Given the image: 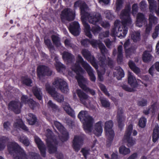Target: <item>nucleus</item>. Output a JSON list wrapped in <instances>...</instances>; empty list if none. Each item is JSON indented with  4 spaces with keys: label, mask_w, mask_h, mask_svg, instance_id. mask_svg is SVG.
I'll return each mask as SVG.
<instances>
[{
    "label": "nucleus",
    "mask_w": 159,
    "mask_h": 159,
    "mask_svg": "<svg viewBox=\"0 0 159 159\" xmlns=\"http://www.w3.org/2000/svg\"><path fill=\"white\" fill-rule=\"evenodd\" d=\"M7 147V150L11 155H17L14 157V159H28L27 155L25 151L17 143L10 142Z\"/></svg>",
    "instance_id": "f257e3e1"
},
{
    "label": "nucleus",
    "mask_w": 159,
    "mask_h": 159,
    "mask_svg": "<svg viewBox=\"0 0 159 159\" xmlns=\"http://www.w3.org/2000/svg\"><path fill=\"white\" fill-rule=\"evenodd\" d=\"M78 118L83 124L84 129L87 133H91L93 129V119L86 111H81L78 114Z\"/></svg>",
    "instance_id": "f03ea898"
},
{
    "label": "nucleus",
    "mask_w": 159,
    "mask_h": 159,
    "mask_svg": "<svg viewBox=\"0 0 159 159\" xmlns=\"http://www.w3.org/2000/svg\"><path fill=\"white\" fill-rule=\"evenodd\" d=\"M101 16L99 13H88L81 16V20L84 27V31L91 30L90 25L87 22L88 19L90 23L95 25L101 19Z\"/></svg>",
    "instance_id": "7ed1b4c3"
},
{
    "label": "nucleus",
    "mask_w": 159,
    "mask_h": 159,
    "mask_svg": "<svg viewBox=\"0 0 159 159\" xmlns=\"http://www.w3.org/2000/svg\"><path fill=\"white\" fill-rule=\"evenodd\" d=\"M113 125V123L111 120L107 121L105 124L104 130L107 139V147L111 146L115 136L114 131L112 129Z\"/></svg>",
    "instance_id": "20e7f679"
},
{
    "label": "nucleus",
    "mask_w": 159,
    "mask_h": 159,
    "mask_svg": "<svg viewBox=\"0 0 159 159\" xmlns=\"http://www.w3.org/2000/svg\"><path fill=\"white\" fill-rule=\"evenodd\" d=\"M133 131V135L135 136L137 134V132L135 130H133V125L129 124L127 128L124 136V139L127 143V146L129 147L133 146L135 143V139L131 137Z\"/></svg>",
    "instance_id": "39448f33"
},
{
    "label": "nucleus",
    "mask_w": 159,
    "mask_h": 159,
    "mask_svg": "<svg viewBox=\"0 0 159 159\" xmlns=\"http://www.w3.org/2000/svg\"><path fill=\"white\" fill-rule=\"evenodd\" d=\"M54 125L57 129L61 134V135L58 136L59 139L62 142L67 141L69 138V134L66 130L64 126L60 122L57 121L54 122Z\"/></svg>",
    "instance_id": "423d86ee"
},
{
    "label": "nucleus",
    "mask_w": 159,
    "mask_h": 159,
    "mask_svg": "<svg viewBox=\"0 0 159 159\" xmlns=\"http://www.w3.org/2000/svg\"><path fill=\"white\" fill-rule=\"evenodd\" d=\"M53 85L63 93H66L69 91L67 83L63 79L57 78L53 82Z\"/></svg>",
    "instance_id": "0eeeda50"
},
{
    "label": "nucleus",
    "mask_w": 159,
    "mask_h": 159,
    "mask_svg": "<svg viewBox=\"0 0 159 159\" xmlns=\"http://www.w3.org/2000/svg\"><path fill=\"white\" fill-rule=\"evenodd\" d=\"M46 89L48 92L53 98L54 99L59 102H62L64 100V97L63 95L57 93L55 89L52 88L48 84H46Z\"/></svg>",
    "instance_id": "6e6552de"
},
{
    "label": "nucleus",
    "mask_w": 159,
    "mask_h": 159,
    "mask_svg": "<svg viewBox=\"0 0 159 159\" xmlns=\"http://www.w3.org/2000/svg\"><path fill=\"white\" fill-rule=\"evenodd\" d=\"M37 76L39 79L46 76H51L52 74V71L48 66L45 65L39 66L37 69Z\"/></svg>",
    "instance_id": "1a4fd4ad"
},
{
    "label": "nucleus",
    "mask_w": 159,
    "mask_h": 159,
    "mask_svg": "<svg viewBox=\"0 0 159 159\" xmlns=\"http://www.w3.org/2000/svg\"><path fill=\"white\" fill-rule=\"evenodd\" d=\"M75 17V14L70 8L64 9L61 12V18L63 20L71 21L73 20Z\"/></svg>",
    "instance_id": "9d476101"
},
{
    "label": "nucleus",
    "mask_w": 159,
    "mask_h": 159,
    "mask_svg": "<svg viewBox=\"0 0 159 159\" xmlns=\"http://www.w3.org/2000/svg\"><path fill=\"white\" fill-rule=\"evenodd\" d=\"M84 139V135L75 136L72 141V146L75 151L78 152L83 145Z\"/></svg>",
    "instance_id": "9b49d317"
},
{
    "label": "nucleus",
    "mask_w": 159,
    "mask_h": 159,
    "mask_svg": "<svg viewBox=\"0 0 159 159\" xmlns=\"http://www.w3.org/2000/svg\"><path fill=\"white\" fill-rule=\"evenodd\" d=\"M22 104L19 101L12 100L8 103V109L13 111L16 114H19L21 112Z\"/></svg>",
    "instance_id": "f8f14e48"
},
{
    "label": "nucleus",
    "mask_w": 159,
    "mask_h": 159,
    "mask_svg": "<svg viewBox=\"0 0 159 159\" xmlns=\"http://www.w3.org/2000/svg\"><path fill=\"white\" fill-rule=\"evenodd\" d=\"M82 53L84 58L88 61H90V63L96 69L98 68V64L96 61L95 58L91 55L89 51L86 49H84L82 51Z\"/></svg>",
    "instance_id": "ddd939ff"
},
{
    "label": "nucleus",
    "mask_w": 159,
    "mask_h": 159,
    "mask_svg": "<svg viewBox=\"0 0 159 159\" xmlns=\"http://www.w3.org/2000/svg\"><path fill=\"white\" fill-rule=\"evenodd\" d=\"M70 32L74 36L79 35L80 33V28L79 24L76 21H74L70 24L68 27Z\"/></svg>",
    "instance_id": "4468645a"
},
{
    "label": "nucleus",
    "mask_w": 159,
    "mask_h": 159,
    "mask_svg": "<svg viewBox=\"0 0 159 159\" xmlns=\"http://www.w3.org/2000/svg\"><path fill=\"white\" fill-rule=\"evenodd\" d=\"M123 110L121 108L118 109L117 114L116 115V120L118 122V128L121 131L124 126L125 119L123 116Z\"/></svg>",
    "instance_id": "2eb2a0df"
},
{
    "label": "nucleus",
    "mask_w": 159,
    "mask_h": 159,
    "mask_svg": "<svg viewBox=\"0 0 159 159\" xmlns=\"http://www.w3.org/2000/svg\"><path fill=\"white\" fill-rule=\"evenodd\" d=\"M34 141L40 151L41 156L45 157L46 156V152L45 146L44 143L37 136L34 137Z\"/></svg>",
    "instance_id": "dca6fc26"
},
{
    "label": "nucleus",
    "mask_w": 159,
    "mask_h": 159,
    "mask_svg": "<svg viewBox=\"0 0 159 159\" xmlns=\"http://www.w3.org/2000/svg\"><path fill=\"white\" fill-rule=\"evenodd\" d=\"M74 7L75 9H76L77 7H80L81 16L89 13L87 11L88 7L87 4L84 3H82L80 1L75 2L74 3Z\"/></svg>",
    "instance_id": "f3484780"
},
{
    "label": "nucleus",
    "mask_w": 159,
    "mask_h": 159,
    "mask_svg": "<svg viewBox=\"0 0 159 159\" xmlns=\"http://www.w3.org/2000/svg\"><path fill=\"white\" fill-rule=\"evenodd\" d=\"M132 21V20L130 16L124 18L122 20L121 23L124 27V30L123 31L124 36H125L128 32V28L127 26L130 25Z\"/></svg>",
    "instance_id": "a211bd4d"
},
{
    "label": "nucleus",
    "mask_w": 159,
    "mask_h": 159,
    "mask_svg": "<svg viewBox=\"0 0 159 159\" xmlns=\"http://www.w3.org/2000/svg\"><path fill=\"white\" fill-rule=\"evenodd\" d=\"M90 43L93 47H96L98 45L101 53L102 55L107 53V50L105 46L102 43H98L97 40H90Z\"/></svg>",
    "instance_id": "6ab92c4d"
},
{
    "label": "nucleus",
    "mask_w": 159,
    "mask_h": 159,
    "mask_svg": "<svg viewBox=\"0 0 159 159\" xmlns=\"http://www.w3.org/2000/svg\"><path fill=\"white\" fill-rule=\"evenodd\" d=\"M46 136L47 138L46 142L48 141H52L54 143L57 144L58 141L56 138L55 136L54 135L53 132L51 130L48 129L46 130Z\"/></svg>",
    "instance_id": "aec40b11"
},
{
    "label": "nucleus",
    "mask_w": 159,
    "mask_h": 159,
    "mask_svg": "<svg viewBox=\"0 0 159 159\" xmlns=\"http://www.w3.org/2000/svg\"><path fill=\"white\" fill-rule=\"evenodd\" d=\"M128 83L133 88H135L138 85V84L135 77L130 72H128Z\"/></svg>",
    "instance_id": "412c9836"
},
{
    "label": "nucleus",
    "mask_w": 159,
    "mask_h": 159,
    "mask_svg": "<svg viewBox=\"0 0 159 159\" xmlns=\"http://www.w3.org/2000/svg\"><path fill=\"white\" fill-rule=\"evenodd\" d=\"M102 122L99 121L95 125V128L93 131V133L98 137L101 136L102 132Z\"/></svg>",
    "instance_id": "4be33fe9"
},
{
    "label": "nucleus",
    "mask_w": 159,
    "mask_h": 159,
    "mask_svg": "<svg viewBox=\"0 0 159 159\" xmlns=\"http://www.w3.org/2000/svg\"><path fill=\"white\" fill-rule=\"evenodd\" d=\"M76 93L81 102L84 104L85 102V100L88 98V95L80 89L76 90Z\"/></svg>",
    "instance_id": "5701e85b"
},
{
    "label": "nucleus",
    "mask_w": 159,
    "mask_h": 159,
    "mask_svg": "<svg viewBox=\"0 0 159 159\" xmlns=\"http://www.w3.org/2000/svg\"><path fill=\"white\" fill-rule=\"evenodd\" d=\"M152 57V56L148 51L145 50L143 52L142 56V59L144 62L149 63L151 61Z\"/></svg>",
    "instance_id": "b1692460"
},
{
    "label": "nucleus",
    "mask_w": 159,
    "mask_h": 159,
    "mask_svg": "<svg viewBox=\"0 0 159 159\" xmlns=\"http://www.w3.org/2000/svg\"><path fill=\"white\" fill-rule=\"evenodd\" d=\"M13 126L16 128H21L25 131L29 130L28 128L25 125L22 120H20L18 121L14 122Z\"/></svg>",
    "instance_id": "393cba45"
},
{
    "label": "nucleus",
    "mask_w": 159,
    "mask_h": 159,
    "mask_svg": "<svg viewBox=\"0 0 159 159\" xmlns=\"http://www.w3.org/2000/svg\"><path fill=\"white\" fill-rule=\"evenodd\" d=\"M145 16L142 13H139L136 17V25L139 27L142 26V24L145 21Z\"/></svg>",
    "instance_id": "a878e982"
},
{
    "label": "nucleus",
    "mask_w": 159,
    "mask_h": 159,
    "mask_svg": "<svg viewBox=\"0 0 159 159\" xmlns=\"http://www.w3.org/2000/svg\"><path fill=\"white\" fill-rule=\"evenodd\" d=\"M63 108L66 113L69 116L73 118L75 117L74 111L68 103H64L63 104Z\"/></svg>",
    "instance_id": "bb28decb"
},
{
    "label": "nucleus",
    "mask_w": 159,
    "mask_h": 159,
    "mask_svg": "<svg viewBox=\"0 0 159 159\" xmlns=\"http://www.w3.org/2000/svg\"><path fill=\"white\" fill-rule=\"evenodd\" d=\"M46 143L49 153L50 154L55 153L57 151V146L52 144L54 142L48 141Z\"/></svg>",
    "instance_id": "cd10ccee"
},
{
    "label": "nucleus",
    "mask_w": 159,
    "mask_h": 159,
    "mask_svg": "<svg viewBox=\"0 0 159 159\" xmlns=\"http://www.w3.org/2000/svg\"><path fill=\"white\" fill-rule=\"evenodd\" d=\"M34 95L39 100L42 102V93L40 89L37 87H34L32 89Z\"/></svg>",
    "instance_id": "c85d7f7f"
},
{
    "label": "nucleus",
    "mask_w": 159,
    "mask_h": 159,
    "mask_svg": "<svg viewBox=\"0 0 159 159\" xmlns=\"http://www.w3.org/2000/svg\"><path fill=\"white\" fill-rule=\"evenodd\" d=\"M21 81L22 83L28 86H31V84L32 81L31 79L27 75L22 76L21 77Z\"/></svg>",
    "instance_id": "c756f323"
},
{
    "label": "nucleus",
    "mask_w": 159,
    "mask_h": 159,
    "mask_svg": "<svg viewBox=\"0 0 159 159\" xmlns=\"http://www.w3.org/2000/svg\"><path fill=\"white\" fill-rule=\"evenodd\" d=\"M9 140L8 137L0 136V151L3 150L5 148V144Z\"/></svg>",
    "instance_id": "7c9ffc66"
},
{
    "label": "nucleus",
    "mask_w": 159,
    "mask_h": 159,
    "mask_svg": "<svg viewBox=\"0 0 159 159\" xmlns=\"http://www.w3.org/2000/svg\"><path fill=\"white\" fill-rule=\"evenodd\" d=\"M29 118L27 120L29 124L31 125L35 124L37 121V118L36 116L33 113H29Z\"/></svg>",
    "instance_id": "2f4dec72"
},
{
    "label": "nucleus",
    "mask_w": 159,
    "mask_h": 159,
    "mask_svg": "<svg viewBox=\"0 0 159 159\" xmlns=\"http://www.w3.org/2000/svg\"><path fill=\"white\" fill-rule=\"evenodd\" d=\"M99 100L101 104L102 107L105 108L109 107L110 106V102L106 98L100 97Z\"/></svg>",
    "instance_id": "473e14b6"
},
{
    "label": "nucleus",
    "mask_w": 159,
    "mask_h": 159,
    "mask_svg": "<svg viewBox=\"0 0 159 159\" xmlns=\"http://www.w3.org/2000/svg\"><path fill=\"white\" fill-rule=\"evenodd\" d=\"M128 65L130 69L135 73L138 74L140 72L139 69L136 66L135 63L132 60L129 61Z\"/></svg>",
    "instance_id": "72a5a7b5"
},
{
    "label": "nucleus",
    "mask_w": 159,
    "mask_h": 159,
    "mask_svg": "<svg viewBox=\"0 0 159 159\" xmlns=\"http://www.w3.org/2000/svg\"><path fill=\"white\" fill-rule=\"evenodd\" d=\"M85 70L90 77V80L92 82H95L96 80V77L93 73V70L91 66H90Z\"/></svg>",
    "instance_id": "f704fd0d"
},
{
    "label": "nucleus",
    "mask_w": 159,
    "mask_h": 159,
    "mask_svg": "<svg viewBox=\"0 0 159 159\" xmlns=\"http://www.w3.org/2000/svg\"><path fill=\"white\" fill-rule=\"evenodd\" d=\"M77 62L81 64L82 67L85 69L90 66L86 61L84 60L83 59L80 55H78Z\"/></svg>",
    "instance_id": "c9c22d12"
},
{
    "label": "nucleus",
    "mask_w": 159,
    "mask_h": 159,
    "mask_svg": "<svg viewBox=\"0 0 159 159\" xmlns=\"http://www.w3.org/2000/svg\"><path fill=\"white\" fill-rule=\"evenodd\" d=\"M54 60L56 61V63L55 64V66L58 72H60L61 70L65 68L64 65L58 61L57 57L56 56L55 57Z\"/></svg>",
    "instance_id": "e433bc0d"
},
{
    "label": "nucleus",
    "mask_w": 159,
    "mask_h": 159,
    "mask_svg": "<svg viewBox=\"0 0 159 159\" xmlns=\"http://www.w3.org/2000/svg\"><path fill=\"white\" fill-rule=\"evenodd\" d=\"M159 138V127L154 128L153 130L152 136V142L155 143Z\"/></svg>",
    "instance_id": "4c0bfd02"
},
{
    "label": "nucleus",
    "mask_w": 159,
    "mask_h": 159,
    "mask_svg": "<svg viewBox=\"0 0 159 159\" xmlns=\"http://www.w3.org/2000/svg\"><path fill=\"white\" fill-rule=\"evenodd\" d=\"M131 8L130 5L127 6L121 12V16H130Z\"/></svg>",
    "instance_id": "58836bf2"
},
{
    "label": "nucleus",
    "mask_w": 159,
    "mask_h": 159,
    "mask_svg": "<svg viewBox=\"0 0 159 159\" xmlns=\"http://www.w3.org/2000/svg\"><path fill=\"white\" fill-rule=\"evenodd\" d=\"M130 151L129 148H127L125 146L122 145L119 148V153L123 155H126L130 153Z\"/></svg>",
    "instance_id": "ea45409f"
},
{
    "label": "nucleus",
    "mask_w": 159,
    "mask_h": 159,
    "mask_svg": "<svg viewBox=\"0 0 159 159\" xmlns=\"http://www.w3.org/2000/svg\"><path fill=\"white\" fill-rule=\"evenodd\" d=\"M62 58L64 60H66L68 61H71L73 59L72 55L67 52L65 51L62 54Z\"/></svg>",
    "instance_id": "a19ab883"
},
{
    "label": "nucleus",
    "mask_w": 159,
    "mask_h": 159,
    "mask_svg": "<svg viewBox=\"0 0 159 159\" xmlns=\"http://www.w3.org/2000/svg\"><path fill=\"white\" fill-rule=\"evenodd\" d=\"M72 70L77 74H83L84 70L79 64L76 65L72 69Z\"/></svg>",
    "instance_id": "79ce46f5"
},
{
    "label": "nucleus",
    "mask_w": 159,
    "mask_h": 159,
    "mask_svg": "<svg viewBox=\"0 0 159 159\" xmlns=\"http://www.w3.org/2000/svg\"><path fill=\"white\" fill-rule=\"evenodd\" d=\"M149 3V8L150 12H152L157 10V6L154 0H148Z\"/></svg>",
    "instance_id": "37998d69"
},
{
    "label": "nucleus",
    "mask_w": 159,
    "mask_h": 159,
    "mask_svg": "<svg viewBox=\"0 0 159 159\" xmlns=\"http://www.w3.org/2000/svg\"><path fill=\"white\" fill-rule=\"evenodd\" d=\"M158 19L153 14H150L149 16V21L150 24H156L157 23Z\"/></svg>",
    "instance_id": "c03bdc74"
},
{
    "label": "nucleus",
    "mask_w": 159,
    "mask_h": 159,
    "mask_svg": "<svg viewBox=\"0 0 159 159\" xmlns=\"http://www.w3.org/2000/svg\"><path fill=\"white\" fill-rule=\"evenodd\" d=\"M147 119L144 117H141L139 119L138 122L139 126L142 128H144L146 125Z\"/></svg>",
    "instance_id": "a18cd8bd"
},
{
    "label": "nucleus",
    "mask_w": 159,
    "mask_h": 159,
    "mask_svg": "<svg viewBox=\"0 0 159 159\" xmlns=\"http://www.w3.org/2000/svg\"><path fill=\"white\" fill-rule=\"evenodd\" d=\"M51 37L53 44L56 46H58L60 42V38L55 35H52Z\"/></svg>",
    "instance_id": "49530a36"
},
{
    "label": "nucleus",
    "mask_w": 159,
    "mask_h": 159,
    "mask_svg": "<svg viewBox=\"0 0 159 159\" xmlns=\"http://www.w3.org/2000/svg\"><path fill=\"white\" fill-rule=\"evenodd\" d=\"M20 141L26 146H29L30 144V142L26 137H20L19 139Z\"/></svg>",
    "instance_id": "de8ad7c7"
},
{
    "label": "nucleus",
    "mask_w": 159,
    "mask_h": 159,
    "mask_svg": "<svg viewBox=\"0 0 159 159\" xmlns=\"http://www.w3.org/2000/svg\"><path fill=\"white\" fill-rule=\"evenodd\" d=\"M140 33L136 32L132 34L131 35V37L133 41L135 42H136L140 39Z\"/></svg>",
    "instance_id": "09e8293b"
},
{
    "label": "nucleus",
    "mask_w": 159,
    "mask_h": 159,
    "mask_svg": "<svg viewBox=\"0 0 159 159\" xmlns=\"http://www.w3.org/2000/svg\"><path fill=\"white\" fill-rule=\"evenodd\" d=\"M147 99L143 98L141 100L137 101V104L139 106L143 107L147 105Z\"/></svg>",
    "instance_id": "8fccbe9b"
},
{
    "label": "nucleus",
    "mask_w": 159,
    "mask_h": 159,
    "mask_svg": "<svg viewBox=\"0 0 159 159\" xmlns=\"http://www.w3.org/2000/svg\"><path fill=\"white\" fill-rule=\"evenodd\" d=\"M102 30V28L98 25L93 26L91 29V31L94 34L99 33Z\"/></svg>",
    "instance_id": "3c124183"
},
{
    "label": "nucleus",
    "mask_w": 159,
    "mask_h": 159,
    "mask_svg": "<svg viewBox=\"0 0 159 159\" xmlns=\"http://www.w3.org/2000/svg\"><path fill=\"white\" fill-rule=\"evenodd\" d=\"M27 104H29L30 107L32 109H34L38 106L37 103L31 98Z\"/></svg>",
    "instance_id": "603ef678"
},
{
    "label": "nucleus",
    "mask_w": 159,
    "mask_h": 159,
    "mask_svg": "<svg viewBox=\"0 0 159 159\" xmlns=\"http://www.w3.org/2000/svg\"><path fill=\"white\" fill-rule=\"evenodd\" d=\"M122 25L118 26V31L117 32V34L118 35H119L118 36L119 37H124L125 36L123 35V31L124 30V27Z\"/></svg>",
    "instance_id": "864d4df0"
},
{
    "label": "nucleus",
    "mask_w": 159,
    "mask_h": 159,
    "mask_svg": "<svg viewBox=\"0 0 159 159\" xmlns=\"http://www.w3.org/2000/svg\"><path fill=\"white\" fill-rule=\"evenodd\" d=\"M29 157L30 159H42L39 155L34 152L30 153Z\"/></svg>",
    "instance_id": "5fc2aeb1"
},
{
    "label": "nucleus",
    "mask_w": 159,
    "mask_h": 159,
    "mask_svg": "<svg viewBox=\"0 0 159 159\" xmlns=\"http://www.w3.org/2000/svg\"><path fill=\"white\" fill-rule=\"evenodd\" d=\"M100 88L101 90L105 94V95L108 96H110V94L107 91L106 86L103 84H100Z\"/></svg>",
    "instance_id": "6e6d98bb"
},
{
    "label": "nucleus",
    "mask_w": 159,
    "mask_h": 159,
    "mask_svg": "<svg viewBox=\"0 0 159 159\" xmlns=\"http://www.w3.org/2000/svg\"><path fill=\"white\" fill-rule=\"evenodd\" d=\"M30 100V98L29 99L27 96L23 95L21 98V102H20L22 104H27Z\"/></svg>",
    "instance_id": "4d7b16f0"
},
{
    "label": "nucleus",
    "mask_w": 159,
    "mask_h": 159,
    "mask_svg": "<svg viewBox=\"0 0 159 159\" xmlns=\"http://www.w3.org/2000/svg\"><path fill=\"white\" fill-rule=\"evenodd\" d=\"M89 149H86L84 148L81 149V152L82 153L85 159H87V156L89 154Z\"/></svg>",
    "instance_id": "13d9d810"
},
{
    "label": "nucleus",
    "mask_w": 159,
    "mask_h": 159,
    "mask_svg": "<svg viewBox=\"0 0 159 159\" xmlns=\"http://www.w3.org/2000/svg\"><path fill=\"white\" fill-rule=\"evenodd\" d=\"M44 42L45 44L48 47L49 49H51L53 48V46L50 39H44Z\"/></svg>",
    "instance_id": "bf43d9fd"
},
{
    "label": "nucleus",
    "mask_w": 159,
    "mask_h": 159,
    "mask_svg": "<svg viewBox=\"0 0 159 159\" xmlns=\"http://www.w3.org/2000/svg\"><path fill=\"white\" fill-rule=\"evenodd\" d=\"M105 13L106 14V18L109 20H112L114 18L113 15L109 11H105Z\"/></svg>",
    "instance_id": "052dcab7"
},
{
    "label": "nucleus",
    "mask_w": 159,
    "mask_h": 159,
    "mask_svg": "<svg viewBox=\"0 0 159 159\" xmlns=\"http://www.w3.org/2000/svg\"><path fill=\"white\" fill-rule=\"evenodd\" d=\"M90 40L88 39H82L81 41V43L82 45L84 47H87L90 44Z\"/></svg>",
    "instance_id": "680f3d73"
},
{
    "label": "nucleus",
    "mask_w": 159,
    "mask_h": 159,
    "mask_svg": "<svg viewBox=\"0 0 159 159\" xmlns=\"http://www.w3.org/2000/svg\"><path fill=\"white\" fill-rule=\"evenodd\" d=\"M138 6L137 3H134L132 6V13L133 15L136 14L138 11Z\"/></svg>",
    "instance_id": "e2e57ef3"
},
{
    "label": "nucleus",
    "mask_w": 159,
    "mask_h": 159,
    "mask_svg": "<svg viewBox=\"0 0 159 159\" xmlns=\"http://www.w3.org/2000/svg\"><path fill=\"white\" fill-rule=\"evenodd\" d=\"M159 31V26H156L155 27V31L152 34V37L153 39L156 38L158 35V32Z\"/></svg>",
    "instance_id": "0e129e2a"
},
{
    "label": "nucleus",
    "mask_w": 159,
    "mask_h": 159,
    "mask_svg": "<svg viewBox=\"0 0 159 159\" xmlns=\"http://www.w3.org/2000/svg\"><path fill=\"white\" fill-rule=\"evenodd\" d=\"M122 88L128 92H131L134 91V88H131L126 84H124L122 86Z\"/></svg>",
    "instance_id": "69168bd1"
},
{
    "label": "nucleus",
    "mask_w": 159,
    "mask_h": 159,
    "mask_svg": "<svg viewBox=\"0 0 159 159\" xmlns=\"http://www.w3.org/2000/svg\"><path fill=\"white\" fill-rule=\"evenodd\" d=\"M48 105L53 110H57V106L55 104L53 103L51 100L49 101Z\"/></svg>",
    "instance_id": "338daca9"
},
{
    "label": "nucleus",
    "mask_w": 159,
    "mask_h": 159,
    "mask_svg": "<svg viewBox=\"0 0 159 159\" xmlns=\"http://www.w3.org/2000/svg\"><path fill=\"white\" fill-rule=\"evenodd\" d=\"M10 123L8 121L4 122L3 124L4 129L7 131H9L10 130Z\"/></svg>",
    "instance_id": "774afa93"
}]
</instances>
